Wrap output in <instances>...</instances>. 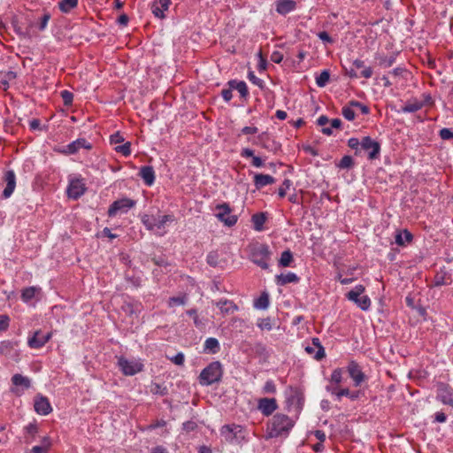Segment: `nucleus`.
Here are the masks:
<instances>
[{
  "mask_svg": "<svg viewBox=\"0 0 453 453\" xmlns=\"http://www.w3.org/2000/svg\"><path fill=\"white\" fill-rule=\"evenodd\" d=\"M293 426L294 421L288 416L278 413L273 417L267 426L266 438L288 435Z\"/></svg>",
  "mask_w": 453,
  "mask_h": 453,
  "instance_id": "obj_1",
  "label": "nucleus"
},
{
  "mask_svg": "<svg viewBox=\"0 0 453 453\" xmlns=\"http://www.w3.org/2000/svg\"><path fill=\"white\" fill-rule=\"evenodd\" d=\"M173 220L174 218L172 215H159L158 217H155L145 214L142 217V222L145 227L159 236L165 234L166 225Z\"/></svg>",
  "mask_w": 453,
  "mask_h": 453,
  "instance_id": "obj_2",
  "label": "nucleus"
},
{
  "mask_svg": "<svg viewBox=\"0 0 453 453\" xmlns=\"http://www.w3.org/2000/svg\"><path fill=\"white\" fill-rule=\"evenodd\" d=\"M220 435L227 443L241 445L247 441L246 430L239 425H225L220 428Z\"/></svg>",
  "mask_w": 453,
  "mask_h": 453,
  "instance_id": "obj_3",
  "label": "nucleus"
},
{
  "mask_svg": "<svg viewBox=\"0 0 453 453\" xmlns=\"http://www.w3.org/2000/svg\"><path fill=\"white\" fill-rule=\"evenodd\" d=\"M222 366L219 362H212L200 373L199 382L202 386H209L220 380L222 377Z\"/></svg>",
  "mask_w": 453,
  "mask_h": 453,
  "instance_id": "obj_4",
  "label": "nucleus"
},
{
  "mask_svg": "<svg viewBox=\"0 0 453 453\" xmlns=\"http://www.w3.org/2000/svg\"><path fill=\"white\" fill-rule=\"evenodd\" d=\"M251 261L262 269L268 268V260L271 257L269 247L263 243H256L250 247Z\"/></svg>",
  "mask_w": 453,
  "mask_h": 453,
  "instance_id": "obj_5",
  "label": "nucleus"
},
{
  "mask_svg": "<svg viewBox=\"0 0 453 453\" xmlns=\"http://www.w3.org/2000/svg\"><path fill=\"white\" fill-rule=\"evenodd\" d=\"M118 366L126 376H133L140 372L143 365L137 359H127L120 357L118 359Z\"/></svg>",
  "mask_w": 453,
  "mask_h": 453,
  "instance_id": "obj_6",
  "label": "nucleus"
},
{
  "mask_svg": "<svg viewBox=\"0 0 453 453\" xmlns=\"http://www.w3.org/2000/svg\"><path fill=\"white\" fill-rule=\"evenodd\" d=\"M135 205V202L129 198H121L113 202L108 210V215L114 217L118 213H126Z\"/></svg>",
  "mask_w": 453,
  "mask_h": 453,
  "instance_id": "obj_7",
  "label": "nucleus"
},
{
  "mask_svg": "<svg viewBox=\"0 0 453 453\" xmlns=\"http://www.w3.org/2000/svg\"><path fill=\"white\" fill-rule=\"evenodd\" d=\"M216 210L218 211L216 217L226 226H232L237 222V216L231 214V208L227 203L218 204Z\"/></svg>",
  "mask_w": 453,
  "mask_h": 453,
  "instance_id": "obj_8",
  "label": "nucleus"
},
{
  "mask_svg": "<svg viewBox=\"0 0 453 453\" xmlns=\"http://www.w3.org/2000/svg\"><path fill=\"white\" fill-rule=\"evenodd\" d=\"M361 149L368 152L369 159H375L380 152V145L370 136H365L361 140Z\"/></svg>",
  "mask_w": 453,
  "mask_h": 453,
  "instance_id": "obj_9",
  "label": "nucleus"
},
{
  "mask_svg": "<svg viewBox=\"0 0 453 453\" xmlns=\"http://www.w3.org/2000/svg\"><path fill=\"white\" fill-rule=\"evenodd\" d=\"M86 188L83 182L79 179L70 180L67 188V195L70 198L77 199L81 196Z\"/></svg>",
  "mask_w": 453,
  "mask_h": 453,
  "instance_id": "obj_10",
  "label": "nucleus"
},
{
  "mask_svg": "<svg viewBox=\"0 0 453 453\" xmlns=\"http://www.w3.org/2000/svg\"><path fill=\"white\" fill-rule=\"evenodd\" d=\"M436 398L443 404H448L453 407L452 392L448 385L444 383L438 384Z\"/></svg>",
  "mask_w": 453,
  "mask_h": 453,
  "instance_id": "obj_11",
  "label": "nucleus"
},
{
  "mask_svg": "<svg viewBox=\"0 0 453 453\" xmlns=\"http://www.w3.org/2000/svg\"><path fill=\"white\" fill-rule=\"evenodd\" d=\"M51 337L50 333L43 334L42 331H36L33 337L28 339V345L33 349L42 347Z\"/></svg>",
  "mask_w": 453,
  "mask_h": 453,
  "instance_id": "obj_12",
  "label": "nucleus"
},
{
  "mask_svg": "<svg viewBox=\"0 0 453 453\" xmlns=\"http://www.w3.org/2000/svg\"><path fill=\"white\" fill-rule=\"evenodd\" d=\"M212 304L216 305L219 309L220 313L223 316L231 315L238 310L237 305L234 303L233 301L227 299H220L217 302L213 301Z\"/></svg>",
  "mask_w": 453,
  "mask_h": 453,
  "instance_id": "obj_13",
  "label": "nucleus"
},
{
  "mask_svg": "<svg viewBox=\"0 0 453 453\" xmlns=\"http://www.w3.org/2000/svg\"><path fill=\"white\" fill-rule=\"evenodd\" d=\"M348 372L350 376V378L354 380L355 386H359L365 380V374L361 371L359 365L354 362L351 361L348 365Z\"/></svg>",
  "mask_w": 453,
  "mask_h": 453,
  "instance_id": "obj_14",
  "label": "nucleus"
},
{
  "mask_svg": "<svg viewBox=\"0 0 453 453\" xmlns=\"http://www.w3.org/2000/svg\"><path fill=\"white\" fill-rule=\"evenodd\" d=\"M277 409L274 398H262L258 402V410L265 415H271Z\"/></svg>",
  "mask_w": 453,
  "mask_h": 453,
  "instance_id": "obj_15",
  "label": "nucleus"
},
{
  "mask_svg": "<svg viewBox=\"0 0 453 453\" xmlns=\"http://www.w3.org/2000/svg\"><path fill=\"white\" fill-rule=\"evenodd\" d=\"M81 148L89 150L91 148V145L85 139H77L73 142L69 143L68 145H66L65 147H64L62 152L65 154H74Z\"/></svg>",
  "mask_w": 453,
  "mask_h": 453,
  "instance_id": "obj_16",
  "label": "nucleus"
},
{
  "mask_svg": "<svg viewBox=\"0 0 453 453\" xmlns=\"http://www.w3.org/2000/svg\"><path fill=\"white\" fill-rule=\"evenodd\" d=\"M34 406L35 411L40 415H48L52 411L48 398L44 396H37Z\"/></svg>",
  "mask_w": 453,
  "mask_h": 453,
  "instance_id": "obj_17",
  "label": "nucleus"
},
{
  "mask_svg": "<svg viewBox=\"0 0 453 453\" xmlns=\"http://www.w3.org/2000/svg\"><path fill=\"white\" fill-rule=\"evenodd\" d=\"M4 180L6 182V187L3 191V196L4 198L10 197L16 187V177L13 171H8L5 173Z\"/></svg>",
  "mask_w": 453,
  "mask_h": 453,
  "instance_id": "obj_18",
  "label": "nucleus"
},
{
  "mask_svg": "<svg viewBox=\"0 0 453 453\" xmlns=\"http://www.w3.org/2000/svg\"><path fill=\"white\" fill-rule=\"evenodd\" d=\"M296 2L294 0H278L276 3V11L281 15H286L296 8Z\"/></svg>",
  "mask_w": 453,
  "mask_h": 453,
  "instance_id": "obj_19",
  "label": "nucleus"
},
{
  "mask_svg": "<svg viewBox=\"0 0 453 453\" xmlns=\"http://www.w3.org/2000/svg\"><path fill=\"white\" fill-rule=\"evenodd\" d=\"M275 179L269 174L257 173L254 176V184L257 189H260L267 185L273 184Z\"/></svg>",
  "mask_w": 453,
  "mask_h": 453,
  "instance_id": "obj_20",
  "label": "nucleus"
},
{
  "mask_svg": "<svg viewBox=\"0 0 453 453\" xmlns=\"http://www.w3.org/2000/svg\"><path fill=\"white\" fill-rule=\"evenodd\" d=\"M170 0H158L153 3L151 10L153 14L157 18H164V12L169 7Z\"/></svg>",
  "mask_w": 453,
  "mask_h": 453,
  "instance_id": "obj_21",
  "label": "nucleus"
},
{
  "mask_svg": "<svg viewBox=\"0 0 453 453\" xmlns=\"http://www.w3.org/2000/svg\"><path fill=\"white\" fill-rule=\"evenodd\" d=\"M140 175L145 184L151 186L155 180V172L151 166H142L140 170Z\"/></svg>",
  "mask_w": 453,
  "mask_h": 453,
  "instance_id": "obj_22",
  "label": "nucleus"
},
{
  "mask_svg": "<svg viewBox=\"0 0 453 453\" xmlns=\"http://www.w3.org/2000/svg\"><path fill=\"white\" fill-rule=\"evenodd\" d=\"M12 382L15 387H21L23 389H27L31 386L30 379L19 373H16L12 376Z\"/></svg>",
  "mask_w": 453,
  "mask_h": 453,
  "instance_id": "obj_23",
  "label": "nucleus"
},
{
  "mask_svg": "<svg viewBox=\"0 0 453 453\" xmlns=\"http://www.w3.org/2000/svg\"><path fill=\"white\" fill-rule=\"evenodd\" d=\"M299 280L297 275L294 273H281L276 276L278 285H286L288 283L297 282Z\"/></svg>",
  "mask_w": 453,
  "mask_h": 453,
  "instance_id": "obj_24",
  "label": "nucleus"
},
{
  "mask_svg": "<svg viewBox=\"0 0 453 453\" xmlns=\"http://www.w3.org/2000/svg\"><path fill=\"white\" fill-rule=\"evenodd\" d=\"M352 66L357 71L361 69V76L369 79L372 75V69L371 67L365 66V63L362 60L356 59L352 63Z\"/></svg>",
  "mask_w": 453,
  "mask_h": 453,
  "instance_id": "obj_25",
  "label": "nucleus"
},
{
  "mask_svg": "<svg viewBox=\"0 0 453 453\" xmlns=\"http://www.w3.org/2000/svg\"><path fill=\"white\" fill-rule=\"evenodd\" d=\"M40 290V288L34 286L24 288L21 293L22 301L25 303L31 301Z\"/></svg>",
  "mask_w": 453,
  "mask_h": 453,
  "instance_id": "obj_26",
  "label": "nucleus"
},
{
  "mask_svg": "<svg viewBox=\"0 0 453 453\" xmlns=\"http://www.w3.org/2000/svg\"><path fill=\"white\" fill-rule=\"evenodd\" d=\"M228 84L231 88L237 90L242 97L248 96V88L244 81H230Z\"/></svg>",
  "mask_w": 453,
  "mask_h": 453,
  "instance_id": "obj_27",
  "label": "nucleus"
},
{
  "mask_svg": "<svg viewBox=\"0 0 453 453\" xmlns=\"http://www.w3.org/2000/svg\"><path fill=\"white\" fill-rule=\"evenodd\" d=\"M423 107V103L414 100L406 103L401 109L400 111L408 113V112H416Z\"/></svg>",
  "mask_w": 453,
  "mask_h": 453,
  "instance_id": "obj_28",
  "label": "nucleus"
},
{
  "mask_svg": "<svg viewBox=\"0 0 453 453\" xmlns=\"http://www.w3.org/2000/svg\"><path fill=\"white\" fill-rule=\"evenodd\" d=\"M219 349V343L216 338H208L204 342V350L216 353Z\"/></svg>",
  "mask_w": 453,
  "mask_h": 453,
  "instance_id": "obj_29",
  "label": "nucleus"
},
{
  "mask_svg": "<svg viewBox=\"0 0 453 453\" xmlns=\"http://www.w3.org/2000/svg\"><path fill=\"white\" fill-rule=\"evenodd\" d=\"M412 235L410 232L407 230H404L403 232L397 233L395 235V243L403 246L405 244V242H408L411 240Z\"/></svg>",
  "mask_w": 453,
  "mask_h": 453,
  "instance_id": "obj_30",
  "label": "nucleus"
},
{
  "mask_svg": "<svg viewBox=\"0 0 453 453\" xmlns=\"http://www.w3.org/2000/svg\"><path fill=\"white\" fill-rule=\"evenodd\" d=\"M78 0H61L58 6L63 12H69L72 9L76 7Z\"/></svg>",
  "mask_w": 453,
  "mask_h": 453,
  "instance_id": "obj_31",
  "label": "nucleus"
},
{
  "mask_svg": "<svg viewBox=\"0 0 453 453\" xmlns=\"http://www.w3.org/2000/svg\"><path fill=\"white\" fill-rule=\"evenodd\" d=\"M254 306L259 310H265L269 306V296L267 294H262L255 302Z\"/></svg>",
  "mask_w": 453,
  "mask_h": 453,
  "instance_id": "obj_32",
  "label": "nucleus"
},
{
  "mask_svg": "<svg viewBox=\"0 0 453 453\" xmlns=\"http://www.w3.org/2000/svg\"><path fill=\"white\" fill-rule=\"evenodd\" d=\"M355 303L358 305L363 311H366L369 309L371 305V300L367 296H360L359 297L352 300Z\"/></svg>",
  "mask_w": 453,
  "mask_h": 453,
  "instance_id": "obj_33",
  "label": "nucleus"
},
{
  "mask_svg": "<svg viewBox=\"0 0 453 453\" xmlns=\"http://www.w3.org/2000/svg\"><path fill=\"white\" fill-rule=\"evenodd\" d=\"M330 79V73L327 70H324L320 73V74L316 78V84L319 88L325 87Z\"/></svg>",
  "mask_w": 453,
  "mask_h": 453,
  "instance_id": "obj_34",
  "label": "nucleus"
},
{
  "mask_svg": "<svg viewBox=\"0 0 453 453\" xmlns=\"http://www.w3.org/2000/svg\"><path fill=\"white\" fill-rule=\"evenodd\" d=\"M252 222L254 224V228L260 231L265 222V216L263 213L254 214L252 216Z\"/></svg>",
  "mask_w": 453,
  "mask_h": 453,
  "instance_id": "obj_35",
  "label": "nucleus"
},
{
  "mask_svg": "<svg viewBox=\"0 0 453 453\" xmlns=\"http://www.w3.org/2000/svg\"><path fill=\"white\" fill-rule=\"evenodd\" d=\"M293 260V255L290 250H285L281 253L279 264L280 265L286 267L290 265Z\"/></svg>",
  "mask_w": 453,
  "mask_h": 453,
  "instance_id": "obj_36",
  "label": "nucleus"
},
{
  "mask_svg": "<svg viewBox=\"0 0 453 453\" xmlns=\"http://www.w3.org/2000/svg\"><path fill=\"white\" fill-rule=\"evenodd\" d=\"M365 291V288L362 285L356 286L352 290L347 294L349 300H355L359 297Z\"/></svg>",
  "mask_w": 453,
  "mask_h": 453,
  "instance_id": "obj_37",
  "label": "nucleus"
},
{
  "mask_svg": "<svg viewBox=\"0 0 453 453\" xmlns=\"http://www.w3.org/2000/svg\"><path fill=\"white\" fill-rule=\"evenodd\" d=\"M317 348V351L315 352V359L319 360L325 356L324 348L320 345L318 338L312 339V345Z\"/></svg>",
  "mask_w": 453,
  "mask_h": 453,
  "instance_id": "obj_38",
  "label": "nucleus"
},
{
  "mask_svg": "<svg viewBox=\"0 0 453 453\" xmlns=\"http://www.w3.org/2000/svg\"><path fill=\"white\" fill-rule=\"evenodd\" d=\"M207 263L211 265V266H217L219 265V255L217 251H211L208 255H207Z\"/></svg>",
  "mask_w": 453,
  "mask_h": 453,
  "instance_id": "obj_39",
  "label": "nucleus"
},
{
  "mask_svg": "<svg viewBox=\"0 0 453 453\" xmlns=\"http://www.w3.org/2000/svg\"><path fill=\"white\" fill-rule=\"evenodd\" d=\"M342 369L337 368L333 371L330 378V382L334 384H340L342 381Z\"/></svg>",
  "mask_w": 453,
  "mask_h": 453,
  "instance_id": "obj_40",
  "label": "nucleus"
},
{
  "mask_svg": "<svg viewBox=\"0 0 453 453\" xmlns=\"http://www.w3.org/2000/svg\"><path fill=\"white\" fill-rule=\"evenodd\" d=\"M187 302V296H178V297H171L168 300V306L169 307H174L177 305H184Z\"/></svg>",
  "mask_w": 453,
  "mask_h": 453,
  "instance_id": "obj_41",
  "label": "nucleus"
},
{
  "mask_svg": "<svg viewBox=\"0 0 453 453\" xmlns=\"http://www.w3.org/2000/svg\"><path fill=\"white\" fill-rule=\"evenodd\" d=\"M342 113L343 117L348 120H353L356 116L355 111H353L352 106L349 104L342 108Z\"/></svg>",
  "mask_w": 453,
  "mask_h": 453,
  "instance_id": "obj_42",
  "label": "nucleus"
},
{
  "mask_svg": "<svg viewBox=\"0 0 453 453\" xmlns=\"http://www.w3.org/2000/svg\"><path fill=\"white\" fill-rule=\"evenodd\" d=\"M17 75L16 73L13 71H9L5 73L4 78L2 79L1 82L4 86V89L7 88L9 82L12 81H14L16 79Z\"/></svg>",
  "mask_w": 453,
  "mask_h": 453,
  "instance_id": "obj_43",
  "label": "nucleus"
},
{
  "mask_svg": "<svg viewBox=\"0 0 453 453\" xmlns=\"http://www.w3.org/2000/svg\"><path fill=\"white\" fill-rule=\"evenodd\" d=\"M131 143L130 142H125L121 145H118L115 150L117 152L121 153L124 156H129L131 154Z\"/></svg>",
  "mask_w": 453,
  "mask_h": 453,
  "instance_id": "obj_44",
  "label": "nucleus"
},
{
  "mask_svg": "<svg viewBox=\"0 0 453 453\" xmlns=\"http://www.w3.org/2000/svg\"><path fill=\"white\" fill-rule=\"evenodd\" d=\"M353 165V159L350 156H344L338 164L342 169H349Z\"/></svg>",
  "mask_w": 453,
  "mask_h": 453,
  "instance_id": "obj_45",
  "label": "nucleus"
},
{
  "mask_svg": "<svg viewBox=\"0 0 453 453\" xmlns=\"http://www.w3.org/2000/svg\"><path fill=\"white\" fill-rule=\"evenodd\" d=\"M150 392L154 395H164L166 394V388L162 387L161 385H159L157 383H153L150 386Z\"/></svg>",
  "mask_w": 453,
  "mask_h": 453,
  "instance_id": "obj_46",
  "label": "nucleus"
},
{
  "mask_svg": "<svg viewBox=\"0 0 453 453\" xmlns=\"http://www.w3.org/2000/svg\"><path fill=\"white\" fill-rule=\"evenodd\" d=\"M291 186V181L289 180H285L282 183V186L278 190V195L280 198L285 197L287 189H288Z\"/></svg>",
  "mask_w": 453,
  "mask_h": 453,
  "instance_id": "obj_47",
  "label": "nucleus"
},
{
  "mask_svg": "<svg viewBox=\"0 0 453 453\" xmlns=\"http://www.w3.org/2000/svg\"><path fill=\"white\" fill-rule=\"evenodd\" d=\"M10 324V318L5 314L0 315V332L7 330Z\"/></svg>",
  "mask_w": 453,
  "mask_h": 453,
  "instance_id": "obj_48",
  "label": "nucleus"
},
{
  "mask_svg": "<svg viewBox=\"0 0 453 453\" xmlns=\"http://www.w3.org/2000/svg\"><path fill=\"white\" fill-rule=\"evenodd\" d=\"M349 104L352 107H357V109H360L361 112L363 114H368L369 113V108L366 105H364L358 101L352 100L349 102Z\"/></svg>",
  "mask_w": 453,
  "mask_h": 453,
  "instance_id": "obj_49",
  "label": "nucleus"
},
{
  "mask_svg": "<svg viewBox=\"0 0 453 453\" xmlns=\"http://www.w3.org/2000/svg\"><path fill=\"white\" fill-rule=\"evenodd\" d=\"M43 441L45 442L44 446H34L31 449V452L32 453H45L47 449L49 448L50 443H49L47 438H44Z\"/></svg>",
  "mask_w": 453,
  "mask_h": 453,
  "instance_id": "obj_50",
  "label": "nucleus"
},
{
  "mask_svg": "<svg viewBox=\"0 0 453 453\" xmlns=\"http://www.w3.org/2000/svg\"><path fill=\"white\" fill-rule=\"evenodd\" d=\"M440 137L442 140L453 139V131L449 128H442L440 131Z\"/></svg>",
  "mask_w": 453,
  "mask_h": 453,
  "instance_id": "obj_51",
  "label": "nucleus"
},
{
  "mask_svg": "<svg viewBox=\"0 0 453 453\" xmlns=\"http://www.w3.org/2000/svg\"><path fill=\"white\" fill-rule=\"evenodd\" d=\"M61 96H62L64 104L65 105H69L72 104L73 96L71 92H69L67 90H63L61 92Z\"/></svg>",
  "mask_w": 453,
  "mask_h": 453,
  "instance_id": "obj_52",
  "label": "nucleus"
},
{
  "mask_svg": "<svg viewBox=\"0 0 453 453\" xmlns=\"http://www.w3.org/2000/svg\"><path fill=\"white\" fill-rule=\"evenodd\" d=\"M361 141H359L357 138H349L348 141V145L353 149L356 150V153H357L359 148H361Z\"/></svg>",
  "mask_w": 453,
  "mask_h": 453,
  "instance_id": "obj_53",
  "label": "nucleus"
},
{
  "mask_svg": "<svg viewBox=\"0 0 453 453\" xmlns=\"http://www.w3.org/2000/svg\"><path fill=\"white\" fill-rule=\"evenodd\" d=\"M170 359H171V361L173 364H175L177 365H182L184 364V361H185V357H184V355L181 352H179L178 354H176L175 356H173Z\"/></svg>",
  "mask_w": 453,
  "mask_h": 453,
  "instance_id": "obj_54",
  "label": "nucleus"
},
{
  "mask_svg": "<svg viewBox=\"0 0 453 453\" xmlns=\"http://www.w3.org/2000/svg\"><path fill=\"white\" fill-rule=\"evenodd\" d=\"M248 78L253 84L260 88L263 86V81L257 77L253 72H249Z\"/></svg>",
  "mask_w": 453,
  "mask_h": 453,
  "instance_id": "obj_55",
  "label": "nucleus"
},
{
  "mask_svg": "<svg viewBox=\"0 0 453 453\" xmlns=\"http://www.w3.org/2000/svg\"><path fill=\"white\" fill-rule=\"evenodd\" d=\"M283 59V54L280 51H273L271 55V60L273 63L280 64Z\"/></svg>",
  "mask_w": 453,
  "mask_h": 453,
  "instance_id": "obj_56",
  "label": "nucleus"
},
{
  "mask_svg": "<svg viewBox=\"0 0 453 453\" xmlns=\"http://www.w3.org/2000/svg\"><path fill=\"white\" fill-rule=\"evenodd\" d=\"M257 326L261 328V329H266V330H271L272 329V325H271V320L270 319H262L258 324Z\"/></svg>",
  "mask_w": 453,
  "mask_h": 453,
  "instance_id": "obj_57",
  "label": "nucleus"
},
{
  "mask_svg": "<svg viewBox=\"0 0 453 453\" xmlns=\"http://www.w3.org/2000/svg\"><path fill=\"white\" fill-rule=\"evenodd\" d=\"M111 144H119L122 143L124 142V138L122 135L119 134V133H116L112 135H111Z\"/></svg>",
  "mask_w": 453,
  "mask_h": 453,
  "instance_id": "obj_58",
  "label": "nucleus"
},
{
  "mask_svg": "<svg viewBox=\"0 0 453 453\" xmlns=\"http://www.w3.org/2000/svg\"><path fill=\"white\" fill-rule=\"evenodd\" d=\"M318 36L321 41H323L325 42H328V43L333 42L332 38L329 36V35L326 31L319 32L318 34Z\"/></svg>",
  "mask_w": 453,
  "mask_h": 453,
  "instance_id": "obj_59",
  "label": "nucleus"
},
{
  "mask_svg": "<svg viewBox=\"0 0 453 453\" xmlns=\"http://www.w3.org/2000/svg\"><path fill=\"white\" fill-rule=\"evenodd\" d=\"M266 137H267V134L265 133L259 134L257 136V143L263 146L264 148H268V145L266 144Z\"/></svg>",
  "mask_w": 453,
  "mask_h": 453,
  "instance_id": "obj_60",
  "label": "nucleus"
},
{
  "mask_svg": "<svg viewBox=\"0 0 453 453\" xmlns=\"http://www.w3.org/2000/svg\"><path fill=\"white\" fill-rule=\"evenodd\" d=\"M338 385L339 384H334V383L329 382V384L326 387V389L330 394L335 395V394L337 393V390L339 389Z\"/></svg>",
  "mask_w": 453,
  "mask_h": 453,
  "instance_id": "obj_61",
  "label": "nucleus"
},
{
  "mask_svg": "<svg viewBox=\"0 0 453 453\" xmlns=\"http://www.w3.org/2000/svg\"><path fill=\"white\" fill-rule=\"evenodd\" d=\"M232 89L233 88H227V89H223L222 92H221V95H222V97L224 98L225 101L228 102L231 100L233 95H232Z\"/></svg>",
  "mask_w": 453,
  "mask_h": 453,
  "instance_id": "obj_62",
  "label": "nucleus"
},
{
  "mask_svg": "<svg viewBox=\"0 0 453 453\" xmlns=\"http://www.w3.org/2000/svg\"><path fill=\"white\" fill-rule=\"evenodd\" d=\"M257 132V128L256 127H244L242 129V133L244 134H253Z\"/></svg>",
  "mask_w": 453,
  "mask_h": 453,
  "instance_id": "obj_63",
  "label": "nucleus"
},
{
  "mask_svg": "<svg viewBox=\"0 0 453 453\" xmlns=\"http://www.w3.org/2000/svg\"><path fill=\"white\" fill-rule=\"evenodd\" d=\"M434 419L436 422L444 423L447 419V417L443 412L439 411L435 413Z\"/></svg>",
  "mask_w": 453,
  "mask_h": 453,
  "instance_id": "obj_64",
  "label": "nucleus"
}]
</instances>
